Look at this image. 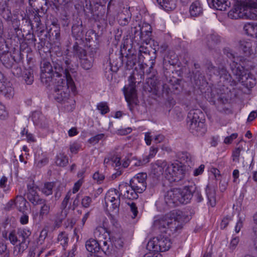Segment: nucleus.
<instances>
[{
  "label": "nucleus",
  "instance_id": "obj_6",
  "mask_svg": "<svg viewBox=\"0 0 257 257\" xmlns=\"http://www.w3.org/2000/svg\"><path fill=\"white\" fill-rule=\"evenodd\" d=\"M202 116L203 113L199 109L191 110L188 114L187 125L190 132L194 135L202 136L206 131Z\"/></svg>",
  "mask_w": 257,
  "mask_h": 257
},
{
  "label": "nucleus",
  "instance_id": "obj_60",
  "mask_svg": "<svg viewBox=\"0 0 257 257\" xmlns=\"http://www.w3.org/2000/svg\"><path fill=\"white\" fill-rule=\"evenodd\" d=\"M123 244V242L121 238H115L114 240H113V244L111 247H112L113 246H114L115 248L119 249L122 247Z\"/></svg>",
  "mask_w": 257,
  "mask_h": 257
},
{
  "label": "nucleus",
  "instance_id": "obj_28",
  "mask_svg": "<svg viewBox=\"0 0 257 257\" xmlns=\"http://www.w3.org/2000/svg\"><path fill=\"white\" fill-rule=\"evenodd\" d=\"M220 42V37L216 34H209L206 37L205 43L210 49H213Z\"/></svg>",
  "mask_w": 257,
  "mask_h": 257
},
{
  "label": "nucleus",
  "instance_id": "obj_50",
  "mask_svg": "<svg viewBox=\"0 0 257 257\" xmlns=\"http://www.w3.org/2000/svg\"><path fill=\"white\" fill-rule=\"evenodd\" d=\"M78 6L80 7L81 9H83L84 11H90L92 9L90 0H83V2H81V4L78 5Z\"/></svg>",
  "mask_w": 257,
  "mask_h": 257
},
{
  "label": "nucleus",
  "instance_id": "obj_39",
  "mask_svg": "<svg viewBox=\"0 0 257 257\" xmlns=\"http://www.w3.org/2000/svg\"><path fill=\"white\" fill-rule=\"evenodd\" d=\"M156 206L158 211L162 212L167 210L168 207H170L165 197L159 198L156 202Z\"/></svg>",
  "mask_w": 257,
  "mask_h": 257
},
{
  "label": "nucleus",
  "instance_id": "obj_15",
  "mask_svg": "<svg viewBox=\"0 0 257 257\" xmlns=\"http://www.w3.org/2000/svg\"><path fill=\"white\" fill-rule=\"evenodd\" d=\"M27 188V199L30 202H31V203L33 204V205H38V203L44 199L40 197L37 191V189L34 186L33 184H28Z\"/></svg>",
  "mask_w": 257,
  "mask_h": 257
},
{
  "label": "nucleus",
  "instance_id": "obj_56",
  "mask_svg": "<svg viewBox=\"0 0 257 257\" xmlns=\"http://www.w3.org/2000/svg\"><path fill=\"white\" fill-rule=\"evenodd\" d=\"M104 137V135L103 134H100L96 135V136L91 137L88 140V142L93 145H95L98 143L100 140H101Z\"/></svg>",
  "mask_w": 257,
  "mask_h": 257
},
{
  "label": "nucleus",
  "instance_id": "obj_27",
  "mask_svg": "<svg viewBox=\"0 0 257 257\" xmlns=\"http://www.w3.org/2000/svg\"><path fill=\"white\" fill-rule=\"evenodd\" d=\"M71 195H72L71 191H68L61 204V205H60L61 212L63 213L64 214L65 213V214H68V213L71 207V204L69 203V201H70V199L71 198Z\"/></svg>",
  "mask_w": 257,
  "mask_h": 257
},
{
  "label": "nucleus",
  "instance_id": "obj_17",
  "mask_svg": "<svg viewBox=\"0 0 257 257\" xmlns=\"http://www.w3.org/2000/svg\"><path fill=\"white\" fill-rule=\"evenodd\" d=\"M253 44L254 41L250 39H242L239 42V49L245 56H249L253 53Z\"/></svg>",
  "mask_w": 257,
  "mask_h": 257
},
{
  "label": "nucleus",
  "instance_id": "obj_29",
  "mask_svg": "<svg viewBox=\"0 0 257 257\" xmlns=\"http://www.w3.org/2000/svg\"><path fill=\"white\" fill-rule=\"evenodd\" d=\"M120 194L116 189L109 190L105 194L104 199L115 202L116 205L120 203Z\"/></svg>",
  "mask_w": 257,
  "mask_h": 257
},
{
  "label": "nucleus",
  "instance_id": "obj_26",
  "mask_svg": "<svg viewBox=\"0 0 257 257\" xmlns=\"http://www.w3.org/2000/svg\"><path fill=\"white\" fill-rule=\"evenodd\" d=\"M191 188V191L190 192V193H191L190 200L191 199L192 196H194L196 201H197V202H202L203 200V198L201 195V191L196 186V185L194 184L185 187V189H188V190H190Z\"/></svg>",
  "mask_w": 257,
  "mask_h": 257
},
{
  "label": "nucleus",
  "instance_id": "obj_53",
  "mask_svg": "<svg viewBox=\"0 0 257 257\" xmlns=\"http://www.w3.org/2000/svg\"><path fill=\"white\" fill-rule=\"evenodd\" d=\"M92 177L98 184H101L103 181L105 176L103 174L100 173L99 171H97L93 174Z\"/></svg>",
  "mask_w": 257,
  "mask_h": 257
},
{
  "label": "nucleus",
  "instance_id": "obj_38",
  "mask_svg": "<svg viewBox=\"0 0 257 257\" xmlns=\"http://www.w3.org/2000/svg\"><path fill=\"white\" fill-rule=\"evenodd\" d=\"M243 30L247 35L254 37L257 31V24L254 25L250 23H246L244 25Z\"/></svg>",
  "mask_w": 257,
  "mask_h": 257
},
{
  "label": "nucleus",
  "instance_id": "obj_25",
  "mask_svg": "<svg viewBox=\"0 0 257 257\" xmlns=\"http://www.w3.org/2000/svg\"><path fill=\"white\" fill-rule=\"evenodd\" d=\"M210 7L219 11H225L230 3L226 0H211L208 2Z\"/></svg>",
  "mask_w": 257,
  "mask_h": 257
},
{
  "label": "nucleus",
  "instance_id": "obj_48",
  "mask_svg": "<svg viewBox=\"0 0 257 257\" xmlns=\"http://www.w3.org/2000/svg\"><path fill=\"white\" fill-rule=\"evenodd\" d=\"M126 204L129 206L130 211L133 213L132 218H135L137 216L138 213V208L136 203L133 201H129L126 202Z\"/></svg>",
  "mask_w": 257,
  "mask_h": 257
},
{
  "label": "nucleus",
  "instance_id": "obj_45",
  "mask_svg": "<svg viewBox=\"0 0 257 257\" xmlns=\"http://www.w3.org/2000/svg\"><path fill=\"white\" fill-rule=\"evenodd\" d=\"M68 240V234L66 232L62 231L58 234L57 241L62 246L64 247L67 244Z\"/></svg>",
  "mask_w": 257,
  "mask_h": 257
},
{
  "label": "nucleus",
  "instance_id": "obj_52",
  "mask_svg": "<svg viewBox=\"0 0 257 257\" xmlns=\"http://www.w3.org/2000/svg\"><path fill=\"white\" fill-rule=\"evenodd\" d=\"M158 148L154 147L150 148V152L149 155L147 156L148 158L146 160H144L143 162H140L139 165H143V164L148 163L149 162V158H153L158 152Z\"/></svg>",
  "mask_w": 257,
  "mask_h": 257
},
{
  "label": "nucleus",
  "instance_id": "obj_54",
  "mask_svg": "<svg viewBox=\"0 0 257 257\" xmlns=\"http://www.w3.org/2000/svg\"><path fill=\"white\" fill-rule=\"evenodd\" d=\"M52 36L53 37L54 42L55 43H59L61 40L60 29H54L51 32Z\"/></svg>",
  "mask_w": 257,
  "mask_h": 257
},
{
  "label": "nucleus",
  "instance_id": "obj_49",
  "mask_svg": "<svg viewBox=\"0 0 257 257\" xmlns=\"http://www.w3.org/2000/svg\"><path fill=\"white\" fill-rule=\"evenodd\" d=\"M48 161V159L46 157L43 156L42 158L36 157L35 158V163L37 164V166L39 168H41L47 165Z\"/></svg>",
  "mask_w": 257,
  "mask_h": 257
},
{
  "label": "nucleus",
  "instance_id": "obj_4",
  "mask_svg": "<svg viewBox=\"0 0 257 257\" xmlns=\"http://www.w3.org/2000/svg\"><path fill=\"white\" fill-rule=\"evenodd\" d=\"M245 1V5L236 6L229 12L230 18L257 20V0Z\"/></svg>",
  "mask_w": 257,
  "mask_h": 257
},
{
  "label": "nucleus",
  "instance_id": "obj_32",
  "mask_svg": "<svg viewBox=\"0 0 257 257\" xmlns=\"http://www.w3.org/2000/svg\"><path fill=\"white\" fill-rule=\"evenodd\" d=\"M86 249L89 252H98L99 251V244L98 241L95 238L90 239L87 240L85 243Z\"/></svg>",
  "mask_w": 257,
  "mask_h": 257
},
{
  "label": "nucleus",
  "instance_id": "obj_51",
  "mask_svg": "<svg viewBox=\"0 0 257 257\" xmlns=\"http://www.w3.org/2000/svg\"><path fill=\"white\" fill-rule=\"evenodd\" d=\"M26 83L28 85H31L34 81V76L33 73L29 71H26L23 76Z\"/></svg>",
  "mask_w": 257,
  "mask_h": 257
},
{
  "label": "nucleus",
  "instance_id": "obj_55",
  "mask_svg": "<svg viewBox=\"0 0 257 257\" xmlns=\"http://www.w3.org/2000/svg\"><path fill=\"white\" fill-rule=\"evenodd\" d=\"M92 202V198L88 196H85L81 200V205L84 208H88Z\"/></svg>",
  "mask_w": 257,
  "mask_h": 257
},
{
  "label": "nucleus",
  "instance_id": "obj_12",
  "mask_svg": "<svg viewBox=\"0 0 257 257\" xmlns=\"http://www.w3.org/2000/svg\"><path fill=\"white\" fill-rule=\"evenodd\" d=\"M73 53L80 60L81 66L85 70L90 69L93 66V58L87 54L86 51L79 47L77 43L73 46Z\"/></svg>",
  "mask_w": 257,
  "mask_h": 257
},
{
  "label": "nucleus",
  "instance_id": "obj_1",
  "mask_svg": "<svg viewBox=\"0 0 257 257\" xmlns=\"http://www.w3.org/2000/svg\"><path fill=\"white\" fill-rule=\"evenodd\" d=\"M70 61L66 60V67L65 70L60 65L55 66L56 72L58 80L52 85H54V92L53 93L54 99L58 102L66 101L69 97L70 92L75 93L76 86L70 73Z\"/></svg>",
  "mask_w": 257,
  "mask_h": 257
},
{
  "label": "nucleus",
  "instance_id": "obj_41",
  "mask_svg": "<svg viewBox=\"0 0 257 257\" xmlns=\"http://www.w3.org/2000/svg\"><path fill=\"white\" fill-rule=\"evenodd\" d=\"M67 214H64L63 213L60 212V213H57L56 215L55 219L54 221V228H59L62 224L63 221L66 217Z\"/></svg>",
  "mask_w": 257,
  "mask_h": 257
},
{
  "label": "nucleus",
  "instance_id": "obj_30",
  "mask_svg": "<svg viewBox=\"0 0 257 257\" xmlns=\"http://www.w3.org/2000/svg\"><path fill=\"white\" fill-rule=\"evenodd\" d=\"M94 238L99 240L102 239L107 238L109 235L106 229L104 227L99 226L96 227L93 232Z\"/></svg>",
  "mask_w": 257,
  "mask_h": 257
},
{
  "label": "nucleus",
  "instance_id": "obj_3",
  "mask_svg": "<svg viewBox=\"0 0 257 257\" xmlns=\"http://www.w3.org/2000/svg\"><path fill=\"white\" fill-rule=\"evenodd\" d=\"M31 233V230L25 227L19 228L16 232L11 231L9 233L8 239L12 244L16 245L14 247V253L16 255L21 254L28 248Z\"/></svg>",
  "mask_w": 257,
  "mask_h": 257
},
{
  "label": "nucleus",
  "instance_id": "obj_35",
  "mask_svg": "<svg viewBox=\"0 0 257 257\" xmlns=\"http://www.w3.org/2000/svg\"><path fill=\"white\" fill-rule=\"evenodd\" d=\"M151 28L149 27V30L143 31V30L140 32V42L142 44H149L151 40L152 31H151Z\"/></svg>",
  "mask_w": 257,
  "mask_h": 257
},
{
  "label": "nucleus",
  "instance_id": "obj_22",
  "mask_svg": "<svg viewBox=\"0 0 257 257\" xmlns=\"http://www.w3.org/2000/svg\"><path fill=\"white\" fill-rule=\"evenodd\" d=\"M162 166L164 167L165 174L166 178L170 182H177L174 179V169H177L175 166H174V163L171 164H167L166 162H163Z\"/></svg>",
  "mask_w": 257,
  "mask_h": 257
},
{
  "label": "nucleus",
  "instance_id": "obj_58",
  "mask_svg": "<svg viewBox=\"0 0 257 257\" xmlns=\"http://www.w3.org/2000/svg\"><path fill=\"white\" fill-rule=\"evenodd\" d=\"M143 54L147 55L149 54V50L147 47L144 45H141L139 49V58L140 60L142 59L143 57Z\"/></svg>",
  "mask_w": 257,
  "mask_h": 257
},
{
  "label": "nucleus",
  "instance_id": "obj_62",
  "mask_svg": "<svg viewBox=\"0 0 257 257\" xmlns=\"http://www.w3.org/2000/svg\"><path fill=\"white\" fill-rule=\"evenodd\" d=\"M238 136L237 133L232 134L230 136L226 137L224 140V143L226 144H231L232 141Z\"/></svg>",
  "mask_w": 257,
  "mask_h": 257
},
{
  "label": "nucleus",
  "instance_id": "obj_18",
  "mask_svg": "<svg viewBox=\"0 0 257 257\" xmlns=\"http://www.w3.org/2000/svg\"><path fill=\"white\" fill-rule=\"evenodd\" d=\"M174 166H175V168L177 169H174V179L175 180H177V182H179L183 179L186 175V170L185 166L182 165L181 163L174 162Z\"/></svg>",
  "mask_w": 257,
  "mask_h": 257
},
{
  "label": "nucleus",
  "instance_id": "obj_43",
  "mask_svg": "<svg viewBox=\"0 0 257 257\" xmlns=\"http://www.w3.org/2000/svg\"><path fill=\"white\" fill-rule=\"evenodd\" d=\"M75 100L72 97H69L67 100L63 101L62 103L64 104V108L68 111H71L75 107Z\"/></svg>",
  "mask_w": 257,
  "mask_h": 257
},
{
  "label": "nucleus",
  "instance_id": "obj_9",
  "mask_svg": "<svg viewBox=\"0 0 257 257\" xmlns=\"http://www.w3.org/2000/svg\"><path fill=\"white\" fill-rule=\"evenodd\" d=\"M128 82V84L124 86L123 91L129 109L133 111L135 106L137 105L139 103L136 90L135 78L133 76L129 77Z\"/></svg>",
  "mask_w": 257,
  "mask_h": 257
},
{
  "label": "nucleus",
  "instance_id": "obj_36",
  "mask_svg": "<svg viewBox=\"0 0 257 257\" xmlns=\"http://www.w3.org/2000/svg\"><path fill=\"white\" fill-rule=\"evenodd\" d=\"M105 203L104 205V207L105 208L106 210L108 212L112 211L114 213H117L119 209V207L120 205V203L118 204H116L115 202H112L109 200L104 199Z\"/></svg>",
  "mask_w": 257,
  "mask_h": 257
},
{
  "label": "nucleus",
  "instance_id": "obj_21",
  "mask_svg": "<svg viewBox=\"0 0 257 257\" xmlns=\"http://www.w3.org/2000/svg\"><path fill=\"white\" fill-rule=\"evenodd\" d=\"M157 72L153 71L148 74V77L147 80V83L150 86L152 90L154 89L158 91L159 89L160 81L156 75Z\"/></svg>",
  "mask_w": 257,
  "mask_h": 257
},
{
  "label": "nucleus",
  "instance_id": "obj_11",
  "mask_svg": "<svg viewBox=\"0 0 257 257\" xmlns=\"http://www.w3.org/2000/svg\"><path fill=\"white\" fill-rule=\"evenodd\" d=\"M207 68L210 75H219L220 78L224 82V84H229L230 86L236 85V81L232 79L230 74L224 66H221L217 68L209 62L207 64Z\"/></svg>",
  "mask_w": 257,
  "mask_h": 257
},
{
  "label": "nucleus",
  "instance_id": "obj_46",
  "mask_svg": "<svg viewBox=\"0 0 257 257\" xmlns=\"http://www.w3.org/2000/svg\"><path fill=\"white\" fill-rule=\"evenodd\" d=\"M0 257H10V250L6 243L0 242Z\"/></svg>",
  "mask_w": 257,
  "mask_h": 257
},
{
  "label": "nucleus",
  "instance_id": "obj_61",
  "mask_svg": "<svg viewBox=\"0 0 257 257\" xmlns=\"http://www.w3.org/2000/svg\"><path fill=\"white\" fill-rule=\"evenodd\" d=\"M8 115V113L5 109V106L0 103V119H5Z\"/></svg>",
  "mask_w": 257,
  "mask_h": 257
},
{
  "label": "nucleus",
  "instance_id": "obj_13",
  "mask_svg": "<svg viewBox=\"0 0 257 257\" xmlns=\"http://www.w3.org/2000/svg\"><path fill=\"white\" fill-rule=\"evenodd\" d=\"M147 174L146 173H138L131 179L130 184L137 192L142 193L147 188Z\"/></svg>",
  "mask_w": 257,
  "mask_h": 257
},
{
  "label": "nucleus",
  "instance_id": "obj_24",
  "mask_svg": "<svg viewBox=\"0 0 257 257\" xmlns=\"http://www.w3.org/2000/svg\"><path fill=\"white\" fill-rule=\"evenodd\" d=\"M189 12L192 17H198L202 14L203 8L200 2L196 1L190 6Z\"/></svg>",
  "mask_w": 257,
  "mask_h": 257
},
{
  "label": "nucleus",
  "instance_id": "obj_19",
  "mask_svg": "<svg viewBox=\"0 0 257 257\" xmlns=\"http://www.w3.org/2000/svg\"><path fill=\"white\" fill-rule=\"evenodd\" d=\"M38 205H41L38 213L39 218L40 220H42L49 214L51 210V205L50 203H48V201L45 199L40 202Z\"/></svg>",
  "mask_w": 257,
  "mask_h": 257
},
{
  "label": "nucleus",
  "instance_id": "obj_33",
  "mask_svg": "<svg viewBox=\"0 0 257 257\" xmlns=\"http://www.w3.org/2000/svg\"><path fill=\"white\" fill-rule=\"evenodd\" d=\"M158 5L165 11H168L174 10L176 8L175 3L170 0H156Z\"/></svg>",
  "mask_w": 257,
  "mask_h": 257
},
{
  "label": "nucleus",
  "instance_id": "obj_57",
  "mask_svg": "<svg viewBox=\"0 0 257 257\" xmlns=\"http://www.w3.org/2000/svg\"><path fill=\"white\" fill-rule=\"evenodd\" d=\"M41 25V19L40 16L38 13L35 14L33 21L31 22L32 27L35 26L38 28Z\"/></svg>",
  "mask_w": 257,
  "mask_h": 257
},
{
  "label": "nucleus",
  "instance_id": "obj_7",
  "mask_svg": "<svg viewBox=\"0 0 257 257\" xmlns=\"http://www.w3.org/2000/svg\"><path fill=\"white\" fill-rule=\"evenodd\" d=\"M230 69L235 78L247 88H252L256 84V80L253 74L245 69L240 64L233 61L230 64Z\"/></svg>",
  "mask_w": 257,
  "mask_h": 257
},
{
  "label": "nucleus",
  "instance_id": "obj_42",
  "mask_svg": "<svg viewBox=\"0 0 257 257\" xmlns=\"http://www.w3.org/2000/svg\"><path fill=\"white\" fill-rule=\"evenodd\" d=\"M54 186V182L45 183L41 189V191L46 196H49L52 194Z\"/></svg>",
  "mask_w": 257,
  "mask_h": 257
},
{
  "label": "nucleus",
  "instance_id": "obj_23",
  "mask_svg": "<svg viewBox=\"0 0 257 257\" xmlns=\"http://www.w3.org/2000/svg\"><path fill=\"white\" fill-rule=\"evenodd\" d=\"M205 192L207 198L208 205L214 207L216 205V190L214 187L207 185L205 188Z\"/></svg>",
  "mask_w": 257,
  "mask_h": 257
},
{
  "label": "nucleus",
  "instance_id": "obj_63",
  "mask_svg": "<svg viewBox=\"0 0 257 257\" xmlns=\"http://www.w3.org/2000/svg\"><path fill=\"white\" fill-rule=\"evenodd\" d=\"M111 164L115 168L120 167L121 166L120 158L117 157H113L111 159Z\"/></svg>",
  "mask_w": 257,
  "mask_h": 257
},
{
  "label": "nucleus",
  "instance_id": "obj_10",
  "mask_svg": "<svg viewBox=\"0 0 257 257\" xmlns=\"http://www.w3.org/2000/svg\"><path fill=\"white\" fill-rule=\"evenodd\" d=\"M171 244L170 240L168 238L160 235L150 240L147 244V248L150 251L154 252H163L170 248Z\"/></svg>",
  "mask_w": 257,
  "mask_h": 257
},
{
  "label": "nucleus",
  "instance_id": "obj_5",
  "mask_svg": "<svg viewBox=\"0 0 257 257\" xmlns=\"http://www.w3.org/2000/svg\"><path fill=\"white\" fill-rule=\"evenodd\" d=\"M69 60L67 58L63 61L57 60L58 62L54 65V68L49 62L44 60L41 62V76L40 78L41 82L45 85L47 87L50 86L54 84V82H57L58 77H57V73L56 72L55 66L58 65L62 66L65 70L66 67L65 63L66 60Z\"/></svg>",
  "mask_w": 257,
  "mask_h": 257
},
{
  "label": "nucleus",
  "instance_id": "obj_47",
  "mask_svg": "<svg viewBox=\"0 0 257 257\" xmlns=\"http://www.w3.org/2000/svg\"><path fill=\"white\" fill-rule=\"evenodd\" d=\"M97 108L100 111L101 114H105L109 111V107L107 103L105 102H101L97 105Z\"/></svg>",
  "mask_w": 257,
  "mask_h": 257
},
{
  "label": "nucleus",
  "instance_id": "obj_14",
  "mask_svg": "<svg viewBox=\"0 0 257 257\" xmlns=\"http://www.w3.org/2000/svg\"><path fill=\"white\" fill-rule=\"evenodd\" d=\"M119 193L124 198L128 200L137 199L139 197L138 193L133 188L130 184L123 183L119 185Z\"/></svg>",
  "mask_w": 257,
  "mask_h": 257
},
{
  "label": "nucleus",
  "instance_id": "obj_34",
  "mask_svg": "<svg viewBox=\"0 0 257 257\" xmlns=\"http://www.w3.org/2000/svg\"><path fill=\"white\" fill-rule=\"evenodd\" d=\"M55 163L57 166L64 167L68 164V157L64 153H60L55 157Z\"/></svg>",
  "mask_w": 257,
  "mask_h": 257
},
{
  "label": "nucleus",
  "instance_id": "obj_2",
  "mask_svg": "<svg viewBox=\"0 0 257 257\" xmlns=\"http://www.w3.org/2000/svg\"><path fill=\"white\" fill-rule=\"evenodd\" d=\"M182 212L174 210L165 215L157 217L154 221V226L162 233L170 234L177 231Z\"/></svg>",
  "mask_w": 257,
  "mask_h": 257
},
{
  "label": "nucleus",
  "instance_id": "obj_31",
  "mask_svg": "<svg viewBox=\"0 0 257 257\" xmlns=\"http://www.w3.org/2000/svg\"><path fill=\"white\" fill-rule=\"evenodd\" d=\"M99 244V251L101 250L105 254L109 255L112 253V247L110 246L108 242H110V241H108L106 239H102L98 240Z\"/></svg>",
  "mask_w": 257,
  "mask_h": 257
},
{
  "label": "nucleus",
  "instance_id": "obj_40",
  "mask_svg": "<svg viewBox=\"0 0 257 257\" xmlns=\"http://www.w3.org/2000/svg\"><path fill=\"white\" fill-rule=\"evenodd\" d=\"M177 157L180 160V163H181L182 164L191 162V156L190 154L186 152H178L177 154Z\"/></svg>",
  "mask_w": 257,
  "mask_h": 257
},
{
  "label": "nucleus",
  "instance_id": "obj_16",
  "mask_svg": "<svg viewBox=\"0 0 257 257\" xmlns=\"http://www.w3.org/2000/svg\"><path fill=\"white\" fill-rule=\"evenodd\" d=\"M11 83L0 73V92L8 98L12 97L13 88Z\"/></svg>",
  "mask_w": 257,
  "mask_h": 257
},
{
  "label": "nucleus",
  "instance_id": "obj_44",
  "mask_svg": "<svg viewBox=\"0 0 257 257\" xmlns=\"http://www.w3.org/2000/svg\"><path fill=\"white\" fill-rule=\"evenodd\" d=\"M244 149L242 146H239L237 148H236L233 151L232 153V161L236 163L239 162V157L241 154V152L243 151Z\"/></svg>",
  "mask_w": 257,
  "mask_h": 257
},
{
  "label": "nucleus",
  "instance_id": "obj_8",
  "mask_svg": "<svg viewBox=\"0 0 257 257\" xmlns=\"http://www.w3.org/2000/svg\"><path fill=\"white\" fill-rule=\"evenodd\" d=\"M191 189L173 188L165 193L164 197L170 207L179 204H187L190 201Z\"/></svg>",
  "mask_w": 257,
  "mask_h": 257
},
{
  "label": "nucleus",
  "instance_id": "obj_59",
  "mask_svg": "<svg viewBox=\"0 0 257 257\" xmlns=\"http://www.w3.org/2000/svg\"><path fill=\"white\" fill-rule=\"evenodd\" d=\"M223 53L224 54L226 55V56L230 58V59H234V60H232V62L230 63V64L233 62V61H235V56H234V54H233L232 50H231L230 49L228 48H225L223 50Z\"/></svg>",
  "mask_w": 257,
  "mask_h": 257
},
{
  "label": "nucleus",
  "instance_id": "obj_64",
  "mask_svg": "<svg viewBox=\"0 0 257 257\" xmlns=\"http://www.w3.org/2000/svg\"><path fill=\"white\" fill-rule=\"evenodd\" d=\"M239 239L238 236H235L232 238L229 246L230 249L233 250L235 248L239 242Z\"/></svg>",
  "mask_w": 257,
  "mask_h": 257
},
{
  "label": "nucleus",
  "instance_id": "obj_37",
  "mask_svg": "<svg viewBox=\"0 0 257 257\" xmlns=\"http://www.w3.org/2000/svg\"><path fill=\"white\" fill-rule=\"evenodd\" d=\"M44 119V116L39 111H35L32 113V119L36 125H38L41 127L44 126L43 121Z\"/></svg>",
  "mask_w": 257,
  "mask_h": 257
},
{
  "label": "nucleus",
  "instance_id": "obj_20",
  "mask_svg": "<svg viewBox=\"0 0 257 257\" xmlns=\"http://www.w3.org/2000/svg\"><path fill=\"white\" fill-rule=\"evenodd\" d=\"M72 36L77 40L82 39L84 36V27L81 21L74 24L71 29Z\"/></svg>",
  "mask_w": 257,
  "mask_h": 257
}]
</instances>
